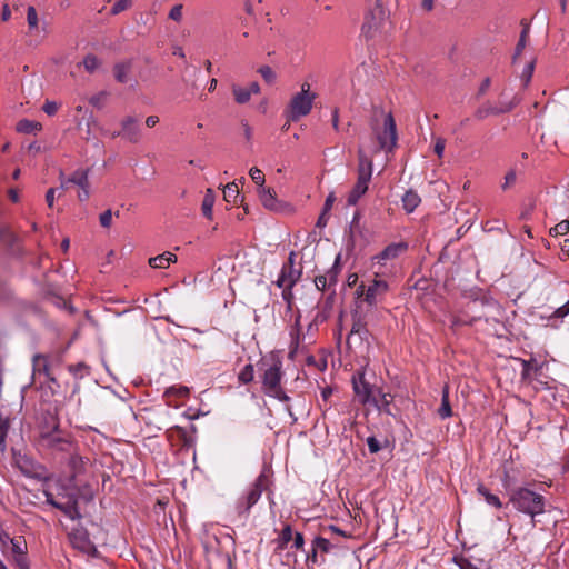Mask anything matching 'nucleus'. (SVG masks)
<instances>
[{"instance_id": "obj_1", "label": "nucleus", "mask_w": 569, "mask_h": 569, "mask_svg": "<svg viewBox=\"0 0 569 569\" xmlns=\"http://www.w3.org/2000/svg\"><path fill=\"white\" fill-rule=\"evenodd\" d=\"M259 378L263 393L281 402H288L290 397L281 386L284 372L282 360L276 352H270L258 362Z\"/></svg>"}, {"instance_id": "obj_2", "label": "nucleus", "mask_w": 569, "mask_h": 569, "mask_svg": "<svg viewBox=\"0 0 569 569\" xmlns=\"http://www.w3.org/2000/svg\"><path fill=\"white\" fill-rule=\"evenodd\" d=\"M509 501L513 508L531 518L532 527L535 518L546 511V498L527 487H518L510 491Z\"/></svg>"}, {"instance_id": "obj_3", "label": "nucleus", "mask_w": 569, "mask_h": 569, "mask_svg": "<svg viewBox=\"0 0 569 569\" xmlns=\"http://www.w3.org/2000/svg\"><path fill=\"white\" fill-rule=\"evenodd\" d=\"M370 128L376 136L381 150L391 152L397 147L398 134L393 116L385 112L382 109L376 110L371 120Z\"/></svg>"}, {"instance_id": "obj_4", "label": "nucleus", "mask_w": 569, "mask_h": 569, "mask_svg": "<svg viewBox=\"0 0 569 569\" xmlns=\"http://www.w3.org/2000/svg\"><path fill=\"white\" fill-rule=\"evenodd\" d=\"M57 495L52 491V488H47L43 493L46 502L56 509L62 511L71 520L80 519L81 513L78 507V496L73 490H67L62 486L57 487Z\"/></svg>"}, {"instance_id": "obj_5", "label": "nucleus", "mask_w": 569, "mask_h": 569, "mask_svg": "<svg viewBox=\"0 0 569 569\" xmlns=\"http://www.w3.org/2000/svg\"><path fill=\"white\" fill-rule=\"evenodd\" d=\"M316 98L317 93L311 91L310 84L303 82L300 91L292 96L284 110L288 121L297 122L308 116L312 110Z\"/></svg>"}, {"instance_id": "obj_6", "label": "nucleus", "mask_w": 569, "mask_h": 569, "mask_svg": "<svg viewBox=\"0 0 569 569\" xmlns=\"http://www.w3.org/2000/svg\"><path fill=\"white\" fill-rule=\"evenodd\" d=\"M358 160L357 182L347 199L349 206L357 204L359 199L367 192L373 171L372 160L369 159L361 149L358 151Z\"/></svg>"}, {"instance_id": "obj_7", "label": "nucleus", "mask_w": 569, "mask_h": 569, "mask_svg": "<svg viewBox=\"0 0 569 569\" xmlns=\"http://www.w3.org/2000/svg\"><path fill=\"white\" fill-rule=\"evenodd\" d=\"M268 483V477L260 473L257 479L251 483L241 497L236 502V512L240 517H244L250 512V509L259 501L262 492Z\"/></svg>"}, {"instance_id": "obj_8", "label": "nucleus", "mask_w": 569, "mask_h": 569, "mask_svg": "<svg viewBox=\"0 0 569 569\" xmlns=\"http://www.w3.org/2000/svg\"><path fill=\"white\" fill-rule=\"evenodd\" d=\"M389 291V283L381 279H375L371 283L365 288L363 284L359 286L356 290L357 296H363V300L359 303L367 305L366 310H372L379 302H381Z\"/></svg>"}, {"instance_id": "obj_9", "label": "nucleus", "mask_w": 569, "mask_h": 569, "mask_svg": "<svg viewBox=\"0 0 569 569\" xmlns=\"http://www.w3.org/2000/svg\"><path fill=\"white\" fill-rule=\"evenodd\" d=\"M40 442L42 447L58 451H70L72 447L71 440L59 430L56 422L51 431L41 432Z\"/></svg>"}, {"instance_id": "obj_10", "label": "nucleus", "mask_w": 569, "mask_h": 569, "mask_svg": "<svg viewBox=\"0 0 569 569\" xmlns=\"http://www.w3.org/2000/svg\"><path fill=\"white\" fill-rule=\"evenodd\" d=\"M371 311L363 309L361 305H357V308L352 311V328L347 338V341L350 342L356 336L360 341L368 340L369 330H368V316Z\"/></svg>"}, {"instance_id": "obj_11", "label": "nucleus", "mask_w": 569, "mask_h": 569, "mask_svg": "<svg viewBox=\"0 0 569 569\" xmlns=\"http://www.w3.org/2000/svg\"><path fill=\"white\" fill-rule=\"evenodd\" d=\"M386 21V13L382 7L377 2V6L370 10L361 27V31L366 38H373L375 34L382 28Z\"/></svg>"}, {"instance_id": "obj_12", "label": "nucleus", "mask_w": 569, "mask_h": 569, "mask_svg": "<svg viewBox=\"0 0 569 569\" xmlns=\"http://www.w3.org/2000/svg\"><path fill=\"white\" fill-rule=\"evenodd\" d=\"M121 137L131 143H138L141 140V127L139 120L133 116H128L121 121V130L113 132L111 138Z\"/></svg>"}, {"instance_id": "obj_13", "label": "nucleus", "mask_w": 569, "mask_h": 569, "mask_svg": "<svg viewBox=\"0 0 569 569\" xmlns=\"http://www.w3.org/2000/svg\"><path fill=\"white\" fill-rule=\"evenodd\" d=\"M406 241L388 244L381 252L372 257V261L380 267H385L387 261L395 260L408 250Z\"/></svg>"}, {"instance_id": "obj_14", "label": "nucleus", "mask_w": 569, "mask_h": 569, "mask_svg": "<svg viewBox=\"0 0 569 569\" xmlns=\"http://www.w3.org/2000/svg\"><path fill=\"white\" fill-rule=\"evenodd\" d=\"M340 258V254H338L331 268L328 269L323 274H319L315 278V286L318 290L325 291L326 289H330L331 287L336 286L338 276L341 271Z\"/></svg>"}, {"instance_id": "obj_15", "label": "nucleus", "mask_w": 569, "mask_h": 569, "mask_svg": "<svg viewBox=\"0 0 569 569\" xmlns=\"http://www.w3.org/2000/svg\"><path fill=\"white\" fill-rule=\"evenodd\" d=\"M519 102H520V99L517 97H513L511 101L502 102L499 107L492 106L490 103H485L476 110L475 117L479 120H482L489 116H498L501 113H507V112H510L516 106H518Z\"/></svg>"}, {"instance_id": "obj_16", "label": "nucleus", "mask_w": 569, "mask_h": 569, "mask_svg": "<svg viewBox=\"0 0 569 569\" xmlns=\"http://www.w3.org/2000/svg\"><path fill=\"white\" fill-rule=\"evenodd\" d=\"M60 358L50 359L46 355H34L32 358V370L33 376L36 375H43L47 379H49L52 382H56V378L51 375V367L53 363H59Z\"/></svg>"}, {"instance_id": "obj_17", "label": "nucleus", "mask_w": 569, "mask_h": 569, "mask_svg": "<svg viewBox=\"0 0 569 569\" xmlns=\"http://www.w3.org/2000/svg\"><path fill=\"white\" fill-rule=\"evenodd\" d=\"M70 540L74 548L88 555L97 552L96 546L91 542L89 535L83 529H77L70 533Z\"/></svg>"}, {"instance_id": "obj_18", "label": "nucleus", "mask_w": 569, "mask_h": 569, "mask_svg": "<svg viewBox=\"0 0 569 569\" xmlns=\"http://www.w3.org/2000/svg\"><path fill=\"white\" fill-rule=\"evenodd\" d=\"M353 391L362 405L371 403L372 397V387L365 380L363 373H360L358 378L353 377L352 379Z\"/></svg>"}, {"instance_id": "obj_19", "label": "nucleus", "mask_w": 569, "mask_h": 569, "mask_svg": "<svg viewBox=\"0 0 569 569\" xmlns=\"http://www.w3.org/2000/svg\"><path fill=\"white\" fill-rule=\"evenodd\" d=\"M301 315L298 313L295 319V325L290 329L289 336H290V343H289V352L288 357L290 359H295L298 352L300 351V342L303 339L301 333Z\"/></svg>"}, {"instance_id": "obj_20", "label": "nucleus", "mask_w": 569, "mask_h": 569, "mask_svg": "<svg viewBox=\"0 0 569 569\" xmlns=\"http://www.w3.org/2000/svg\"><path fill=\"white\" fill-rule=\"evenodd\" d=\"M301 277V271L292 266H282L278 279L274 281L277 287H295Z\"/></svg>"}, {"instance_id": "obj_21", "label": "nucleus", "mask_w": 569, "mask_h": 569, "mask_svg": "<svg viewBox=\"0 0 569 569\" xmlns=\"http://www.w3.org/2000/svg\"><path fill=\"white\" fill-rule=\"evenodd\" d=\"M68 465L71 470V480H76L86 471L87 466L90 465V460L79 455H71Z\"/></svg>"}, {"instance_id": "obj_22", "label": "nucleus", "mask_w": 569, "mask_h": 569, "mask_svg": "<svg viewBox=\"0 0 569 569\" xmlns=\"http://www.w3.org/2000/svg\"><path fill=\"white\" fill-rule=\"evenodd\" d=\"M402 208L407 213H412L421 203V198L417 191L409 189L401 198Z\"/></svg>"}, {"instance_id": "obj_23", "label": "nucleus", "mask_w": 569, "mask_h": 569, "mask_svg": "<svg viewBox=\"0 0 569 569\" xmlns=\"http://www.w3.org/2000/svg\"><path fill=\"white\" fill-rule=\"evenodd\" d=\"M438 416L445 420L452 416V409L449 400V386L445 385L441 390V405L438 408Z\"/></svg>"}, {"instance_id": "obj_24", "label": "nucleus", "mask_w": 569, "mask_h": 569, "mask_svg": "<svg viewBox=\"0 0 569 569\" xmlns=\"http://www.w3.org/2000/svg\"><path fill=\"white\" fill-rule=\"evenodd\" d=\"M176 261H177V257L173 253L167 251L157 257L150 258L149 264H150V267L156 268V269H164V268H168L172 262H176Z\"/></svg>"}, {"instance_id": "obj_25", "label": "nucleus", "mask_w": 569, "mask_h": 569, "mask_svg": "<svg viewBox=\"0 0 569 569\" xmlns=\"http://www.w3.org/2000/svg\"><path fill=\"white\" fill-rule=\"evenodd\" d=\"M89 174L90 169L79 168L71 173L69 181H71L73 186H77L80 189L88 188L90 187Z\"/></svg>"}, {"instance_id": "obj_26", "label": "nucleus", "mask_w": 569, "mask_h": 569, "mask_svg": "<svg viewBox=\"0 0 569 569\" xmlns=\"http://www.w3.org/2000/svg\"><path fill=\"white\" fill-rule=\"evenodd\" d=\"M132 62L130 60L118 62L113 67V74L118 82L126 83L128 82V76L131 71Z\"/></svg>"}, {"instance_id": "obj_27", "label": "nucleus", "mask_w": 569, "mask_h": 569, "mask_svg": "<svg viewBox=\"0 0 569 569\" xmlns=\"http://www.w3.org/2000/svg\"><path fill=\"white\" fill-rule=\"evenodd\" d=\"M223 198L227 202L232 204H238L239 201H242V197L239 192V187L236 181L228 183L223 189Z\"/></svg>"}, {"instance_id": "obj_28", "label": "nucleus", "mask_w": 569, "mask_h": 569, "mask_svg": "<svg viewBox=\"0 0 569 569\" xmlns=\"http://www.w3.org/2000/svg\"><path fill=\"white\" fill-rule=\"evenodd\" d=\"M260 200L264 208L274 210L277 208V199L271 189L262 187L258 189Z\"/></svg>"}, {"instance_id": "obj_29", "label": "nucleus", "mask_w": 569, "mask_h": 569, "mask_svg": "<svg viewBox=\"0 0 569 569\" xmlns=\"http://www.w3.org/2000/svg\"><path fill=\"white\" fill-rule=\"evenodd\" d=\"M214 201L216 197L212 189H207L202 200L201 210L202 214L208 219H212Z\"/></svg>"}, {"instance_id": "obj_30", "label": "nucleus", "mask_w": 569, "mask_h": 569, "mask_svg": "<svg viewBox=\"0 0 569 569\" xmlns=\"http://www.w3.org/2000/svg\"><path fill=\"white\" fill-rule=\"evenodd\" d=\"M477 492L483 497L485 501L497 509L502 507V502L498 496L491 493L488 488H486L482 483H479L477 487Z\"/></svg>"}, {"instance_id": "obj_31", "label": "nucleus", "mask_w": 569, "mask_h": 569, "mask_svg": "<svg viewBox=\"0 0 569 569\" xmlns=\"http://www.w3.org/2000/svg\"><path fill=\"white\" fill-rule=\"evenodd\" d=\"M10 429V418L0 411V452L7 449V437Z\"/></svg>"}, {"instance_id": "obj_32", "label": "nucleus", "mask_w": 569, "mask_h": 569, "mask_svg": "<svg viewBox=\"0 0 569 569\" xmlns=\"http://www.w3.org/2000/svg\"><path fill=\"white\" fill-rule=\"evenodd\" d=\"M380 398L377 400L376 398L372 399V403L376 405L379 411L392 416L390 405L392 402V397L389 393H382L379 391Z\"/></svg>"}, {"instance_id": "obj_33", "label": "nucleus", "mask_w": 569, "mask_h": 569, "mask_svg": "<svg viewBox=\"0 0 569 569\" xmlns=\"http://www.w3.org/2000/svg\"><path fill=\"white\" fill-rule=\"evenodd\" d=\"M521 365H522L521 376H522V379H526V380L531 379L532 375L537 373L541 369V366L535 359L522 360Z\"/></svg>"}, {"instance_id": "obj_34", "label": "nucleus", "mask_w": 569, "mask_h": 569, "mask_svg": "<svg viewBox=\"0 0 569 569\" xmlns=\"http://www.w3.org/2000/svg\"><path fill=\"white\" fill-rule=\"evenodd\" d=\"M521 24L523 26V29H522V31L520 33V38H519L518 43H517L516 49H515V53H513V57H512L513 62L522 53V51H523V49L526 48V44H527V37H528V33H529V26L525 23V20L521 21Z\"/></svg>"}, {"instance_id": "obj_35", "label": "nucleus", "mask_w": 569, "mask_h": 569, "mask_svg": "<svg viewBox=\"0 0 569 569\" xmlns=\"http://www.w3.org/2000/svg\"><path fill=\"white\" fill-rule=\"evenodd\" d=\"M40 129L41 124L39 122L28 119H22L17 123V131L21 133H32Z\"/></svg>"}, {"instance_id": "obj_36", "label": "nucleus", "mask_w": 569, "mask_h": 569, "mask_svg": "<svg viewBox=\"0 0 569 569\" xmlns=\"http://www.w3.org/2000/svg\"><path fill=\"white\" fill-rule=\"evenodd\" d=\"M325 562V557L322 555L319 556V551H316L313 547H311V551L307 553L306 566L308 569H315L316 567H320Z\"/></svg>"}, {"instance_id": "obj_37", "label": "nucleus", "mask_w": 569, "mask_h": 569, "mask_svg": "<svg viewBox=\"0 0 569 569\" xmlns=\"http://www.w3.org/2000/svg\"><path fill=\"white\" fill-rule=\"evenodd\" d=\"M232 92L234 96V100L239 104L247 103L251 98V91L248 90L247 88H242L240 86H233Z\"/></svg>"}, {"instance_id": "obj_38", "label": "nucleus", "mask_w": 569, "mask_h": 569, "mask_svg": "<svg viewBox=\"0 0 569 569\" xmlns=\"http://www.w3.org/2000/svg\"><path fill=\"white\" fill-rule=\"evenodd\" d=\"M254 378V368L251 363L246 365L238 375V379L241 383H249Z\"/></svg>"}, {"instance_id": "obj_39", "label": "nucleus", "mask_w": 569, "mask_h": 569, "mask_svg": "<svg viewBox=\"0 0 569 569\" xmlns=\"http://www.w3.org/2000/svg\"><path fill=\"white\" fill-rule=\"evenodd\" d=\"M69 371L76 379H82L89 375V367L84 362H78L69 366Z\"/></svg>"}, {"instance_id": "obj_40", "label": "nucleus", "mask_w": 569, "mask_h": 569, "mask_svg": "<svg viewBox=\"0 0 569 569\" xmlns=\"http://www.w3.org/2000/svg\"><path fill=\"white\" fill-rule=\"evenodd\" d=\"M82 63H83L84 69L88 72L92 73L100 67L101 61L98 59L97 56L90 53L83 58Z\"/></svg>"}, {"instance_id": "obj_41", "label": "nucleus", "mask_w": 569, "mask_h": 569, "mask_svg": "<svg viewBox=\"0 0 569 569\" xmlns=\"http://www.w3.org/2000/svg\"><path fill=\"white\" fill-rule=\"evenodd\" d=\"M312 547L316 551L327 553L332 549L331 542L323 537H316L312 541Z\"/></svg>"}, {"instance_id": "obj_42", "label": "nucleus", "mask_w": 569, "mask_h": 569, "mask_svg": "<svg viewBox=\"0 0 569 569\" xmlns=\"http://www.w3.org/2000/svg\"><path fill=\"white\" fill-rule=\"evenodd\" d=\"M569 232V220H562L555 227L550 228L549 234L551 237L562 236Z\"/></svg>"}, {"instance_id": "obj_43", "label": "nucleus", "mask_w": 569, "mask_h": 569, "mask_svg": "<svg viewBox=\"0 0 569 569\" xmlns=\"http://www.w3.org/2000/svg\"><path fill=\"white\" fill-rule=\"evenodd\" d=\"M27 22L30 30H34L38 28L39 19L37 10L33 6H29L27 9Z\"/></svg>"}, {"instance_id": "obj_44", "label": "nucleus", "mask_w": 569, "mask_h": 569, "mask_svg": "<svg viewBox=\"0 0 569 569\" xmlns=\"http://www.w3.org/2000/svg\"><path fill=\"white\" fill-rule=\"evenodd\" d=\"M258 72L260 73V76L263 78V80L271 84L274 82L277 76H276V72L272 70L271 67L269 66H262L258 69Z\"/></svg>"}, {"instance_id": "obj_45", "label": "nucleus", "mask_w": 569, "mask_h": 569, "mask_svg": "<svg viewBox=\"0 0 569 569\" xmlns=\"http://www.w3.org/2000/svg\"><path fill=\"white\" fill-rule=\"evenodd\" d=\"M282 289L281 296L283 301L287 303V310L290 311L292 309L295 295H293V287H279Z\"/></svg>"}, {"instance_id": "obj_46", "label": "nucleus", "mask_w": 569, "mask_h": 569, "mask_svg": "<svg viewBox=\"0 0 569 569\" xmlns=\"http://www.w3.org/2000/svg\"><path fill=\"white\" fill-rule=\"evenodd\" d=\"M249 176L251 177L253 182L258 186V189L264 187V174L259 168H257V167L251 168L249 171Z\"/></svg>"}, {"instance_id": "obj_47", "label": "nucleus", "mask_w": 569, "mask_h": 569, "mask_svg": "<svg viewBox=\"0 0 569 569\" xmlns=\"http://www.w3.org/2000/svg\"><path fill=\"white\" fill-rule=\"evenodd\" d=\"M533 70H535V62L533 61H530L529 63H527L521 72V80L523 82V86L527 87L532 78V74H533Z\"/></svg>"}, {"instance_id": "obj_48", "label": "nucleus", "mask_w": 569, "mask_h": 569, "mask_svg": "<svg viewBox=\"0 0 569 569\" xmlns=\"http://www.w3.org/2000/svg\"><path fill=\"white\" fill-rule=\"evenodd\" d=\"M132 6V0H118L111 8V14L117 16Z\"/></svg>"}, {"instance_id": "obj_49", "label": "nucleus", "mask_w": 569, "mask_h": 569, "mask_svg": "<svg viewBox=\"0 0 569 569\" xmlns=\"http://www.w3.org/2000/svg\"><path fill=\"white\" fill-rule=\"evenodd\" d=\"M293 538V532L290 525H286L283 529L281 530V533L279 536V541L281 546H286L289 543Z\"/></svg>"}, {"instance_id": "obj_50", "label": "nucleus", "mask_w": 569, "mask_h": 569, "mask_svg": "<svg viewBox=\"0 0 569 569\" xmlns=\"http://www.w3.org/2000/svg\"><path fill=\"white\" fill-rule=\"evenodd\" d=\"M516 180H517L516 171L513 169L509 170L503 178L501 189L507 190L509 187H511L516 183Z\"/></svg>"}, {"instance_id": "obj_51", "label": "nucleus", "mask_w": 569, "mask_h": 569, "mask_svg": "<svg viewBox=\"0 0 569 569\" xmlns=\"http://www.w3.org/2000/svg\"><path fill=\"white\" fill-rule=\"evenodd\" d=\"M453 561L459 567V569H478L476 565H473L469 559L465 557H455Z\"/></svg>"}, {"instance_id": "obj_52", "label": "nucleus", "mask_w": 569, "mask_h": 569, "mask_svg": "<svg viewBox=\"0 0 569 569\" xmlns=\"http://www.w3.org/2000/svg\"><path fill=\"white\" fill-rule=\"evenodd\" d=\"M367 446L370 453H377L382 449L380 441L375 436L367 438Z\"/></svg>"}, {"instance_id": "obj_53", "label": "nucleus", "mask_w": 569, "mask_h": 569, "mask_svg": "<svg viewBox=\"0 0 569 569\" xmlns=\"http://www.w3.org/2000/svg\"><path fill=\"white\" fill-rule=\"evenodd\" d=\"M182 10L183 6L181 3L173 6L169 12V18L177 22L181 21Z\"/></svg>"}, {"instance_id": "obj_54", "label": "nucleus", "mask_w": 569, "mask_h": 569, "mask_svg": "<svg viewBox=\"0 0 569 569\" xmlns=\"http://www.w3.org/2000/svg\"><path fill=\"white\" fill-rule=\"evenodd\" d=\"M112 214L113 213L110 209L100 213L99 221H100L101 227L109 228L111 226Z\"/></svg>"}, {"instance_id": "obj_55", "label": "nucleus", "mask_w": 569, "mask_h": 569, "mask_svg": "<svg viewBox=\"0 0 569 569\" xmlns=\"http://www.w3.org/2000/svg\"><path fill=\"white\" fill-rule=\"evenodd\" d=\"M58 103L54 102V101H46L43 107H42V110L48 114V116H54L58 111Z\"/></svg>"}, {"instance_id": "obj_56", "label": "nucleus", "mask_w": 569, "mask_h": 569, "mask_svg": "<svg viewBox=\"0 0 569 569\" xmlns=\"http://www.w3.org/2000/svg\"><path fill=\"white\" fill-rule=\"evenodd\" d=\"M14 562L19 569H30L27 555H17L14 556Z\"/></svg>"}, {"instance_id": "obj_57", "label": "nucleus", "mask_w": 569, "mask_h": 569, "mask_svg": "<svg viewBox=\"0 0 569 569\" xmlns=\"http://www.w3.org/2000/svg\"><path fill=\"white\" fill-rule=\"evenodd\" d=\"M569 315V308H566L565 305L557 308L553 313L548 318L549 320L553 319V318H557V319H562L565 318L566 316Z\"/></svg>"}, {"instance_id": "obj_58", "label": "nucleus", "mask_w": 569, "mask_h": 569, "mask_svg": "<svg viewBox=\"0 0 569 569\" xmlns=\"http://www.w3.org/2000/svg\"><path fill=\"white\" fill-rule=\"evenodd\" d=\"M445 148H446V140L442 138H437L436 142H435L433 150L439 158H441L443 156Z\"/></svg>"}, {"instance_id": "obj_59", "label": "nucleus", "mask_w": 569, "mask_h": 569, "mask_svg": "<svg viewBox=\"0 0 569 569\" xmlns=\"http://www.w3.org/2000/svg\"><path fill=\"white\" fill-rule=\"evenodd\" d=\"M176 393L178 397H186L189 393V389L187 387H171L169 388L166 393Z\"/></svg>"}, {"instance_id": "obj_60", "label": "nucleus", "mask_w": 569, "mask_h": 569, "mask_svg": "<svg viewBox=\"0 0 569 569\" xmlns=\"http://www.w3.org/2000/svg\"><path fill=\"white\" fill-rule=\"evenodd\" d=\"M292 540L293 542L291 545V548L301 549L305 545L303 536L300 532H296Z\"/></svg>"}, {"instance_id": "obj_61", "label": "nucleus", "mask_w": 569, "mask_h": 569, "mask_svg": "<svg viewBox=\"0 0 569 569\" xmlns=\"http://www.w3.org/2000/svg\"><path fill=\"white\" fill-rule=\"evenodd\" d=\"M331 124L335 131H339V109L333 108L331 112Z\"/></svg>"}, {"instance_id": "obj_62", "label": "nucleus", "mask_w": 569, "mask_h": 569, "mask_svg": "<svg viewBox=\"0 0 569 569\" xmlns=\"http://www.w3.org/2000/svg\"><path fill=\"white\" fill-rule=\"evenodd\" d=\"M335 200H336V197H335L333 192H331L327 196L325 204H323V209H322V211H325V213H328L331 210Z\"/></svg>"}, {"instance_id": "obj_63", "label": "nucleus", "mask_w": 569, "mask_h": 569, "mask_svg": "<svg viewBox=\"0 0 569 569\" xmlns=\"http://www.w3.org/2000/svg\"><path fill=\"white\" fill-rule=\"evenodd\" d=\"M490 84H491L490 78L489 77L485 78L479 87L478 96L485 94L487 92V90L489 89Z\"/></svg>"}, {"instance_id": "obj_64", "label": "nucleus", "mask_w": 569, "mask_h": 569, "mask_svg": "<svg viewBox=\"0 0 569 569\" xmlns=\"http://www.w3.org/2000/svg\"><path fill=\"white\" fill-rule=\"evenodd\" d=\"M11 543H12V552H13V557L17 556V555H24L26 551L23 550L21 543L17 540H11Z\"/></svg>"}]
</instances>
